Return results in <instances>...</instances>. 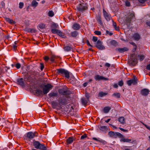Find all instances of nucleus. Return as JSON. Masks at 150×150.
<instances>
[{"label":"nucleus","mask_w":150,"mask_h":150,"mask_svg":"<svg viewBox=\"0 0 150 150\" xmlns=\"http://www.w3.org/2000/svg\"><path fill=\"white\" fill-rule=\"evenodd\" d=\"M112 21L113 22V27L115 28L116 30L118 31H119L120 30L119 28L117 26L116 23L114 22L113 20H112Z\"/></svg>","instance_id":"27"},{"label":"nucleus","mask_w":150,"mask_h":150,"mask_svg":"<svg viewBox=\"0 0 150 150\" xmlns=\"http://www.w3.org/2000/svg\"><path fill=\"white\" fill-rule=\"evenodd\" d=\"M129 43L132 45L133 46V49H132V51L133 52H135L137 48V46L136 44L133 42H129Z\"/></svg>","instance_id":"26"},{"label":"nucleus","mask_w":150,"mask_h":150,"mask_svg":"<svg viewBox=\"0 0 150 150\" xmlns=\"http://www.w3.org/2000/svg\"><path fill=\"white\" fill-rule=\"evenodd\" d=\"M110 109V107H105L103 108V112L105 113H107L109 112Z\"/></svg>","instance_id":"29"},{"label":"nucleus","mask_w":150,"mask_h":150,"mask_svg":"<svg viewBox=\"0 0 150 150\" xmlns=\"http://www.w3.org/2000/svg\"><path fill=\"white\" fill-rule=\"evenodd\" d=\"M57 24L55 23H54L52 25V27L53 28H57Z\"/></svg>","instance_id":"59"},{"label":"nucleus","mask_w":150,"mask_h":150,"mask_svg":"<svg viewBox=\"0 0 150 150\" xmlns=\"http://www.w3.org/2000/svg\"><path fill=\"white\" fill-rule=\"evenodd\" d=\"M141 37L140 35L137 33H135L133 36V38L135 40L138 41L140 39Z\"/></svg>","instance_id":"19"},{"label":"nucleus","mask_w":150,"mask_h":150,"mask_svg":"<svg viewBox=\"0 0 150 150\" xmlns=\"http://www.w3.org/2000/svg\"><path fill=\"white\" fill-rule=\"evenodd\" d=\"M135 16L134 14V13H131L126 18L125 20V23L127 25V26L129 27H131L129 26V24L131 23L132 20L133 18H134Z\"/></svg>","instance_id":"8"},{"label":"nucleus","mask_w":150,"mask_h":150,"mask_svg":"<svg viewBox=\"0 0 150 150\" xmlns=\"http://www.w3.org/2000/svg\"><path fill=\"white\" fill-rule=\"evenodd\" d=\"M38 135V134L36 132H29L24 135V139L27 141H30L34 137H37Z\"/></svg>","instance_id":"4"},{"label":"nucleus","mask_w":150,"mask_h":150,"mask_svg":"<svg viewBox=\"0 0 150 150\" xmlns=\"http://www.w3.org/2000/svg\"><path fill=\"white\" fill-rule=\"evenodd\" d=\"M64 49L65 51L68 52L71 51L72 48L69 46H66L64 47Z\"/></svg>","instance_id":"28"},{"label":"nucleus","mask_w":150,"mask_h":150,"mask_svg":"<svg viewBox=\"0 0 150 150\" xmlns=\"http://www.w3.org/2000/svg\"><path fill=\"white\" fill-rule=\"evenodd\" d=\"M58 92L60 94L63 95L59 96L58 99L59 108H62L61 106L62 105H65L67 104V101L66 98H70L69 95L71 93V91L68 89H59Z\"/></svg>","instance_id":"1"},{"label":"nucleus","mask_w":150,"mask_h":150,"mask_svg":"<svg viewBox=\"0 0 150 150\" xmlns=\"http://www.w3.org/2000/svg\"><path fill=\"white\" fill-rule=\"evenodd\" d=\"M97 39H98V38L97 37H95V36H93V40H92L93 42H96L97 41H98V40H98Z\"/></svg>","instance_id":"53"},{"label":"nucleus","mask_w":150,"mask_h":150,"mask_svg":"<svg viewBox=\"0 0 150 150\" xmlns=\"http://www.w3.org/2000/svg\"><path fill=\"white\" fill-rule=\"evenodd\" d=\"M105 66L108 67H109L110 66V64L108 63H106L105 64Z\"/></svg>","instance_id":"62"},{"label":"nucleus","mask_w":150,"mask_h":150,"mask_svg":"<svg viewBox=\"0 0 150 150\" xmlns=\"http://www.w3.org/2000/svg\"><path fill=\"white\" fill-rule=\"evenodd\" d=\"M125 5L127 7H129L131 6L130 2L128 0H126L125 1Z\"/></svg>","instance_id":"40"},{"label":"nucleus","mask_w":150,"mask_h":150,"mask_svg":"<svg viewBox=\"0 0 150 150\" xmlns=\"http://www.w3.org/2000/svg\"><path fill=\"white\" fill-rule=\"evenodd\" d=\"M87 137V134H84L83 135L81 136V139H83Z\"/></svg>","instance_id":"51"},{"label":"nucleus","mask_w":150,"mask_h":150,"mask_svg":"<svg viewBox=\"0 0 150 150\" xmlns=\"http://www.w3.org/2000/svg\"><path fill=\"white\" fill-rule=\"evenodd\" d=\"M57 34L62 38H65L66 37V36L64 35V34L59 30Z\"/></svg>","instance_id":"25"},{"label":"nucleus","mask_w":150,"mask_h":150,"mask_svg":"<svg viewBox=\"0 0 150 150\" xmlns=\"http://www.w3.org/2000/svg\"><path fill=\"white\" fill-rule=\"evenodd\" d=\"M110 126L111 127H112L113 128V129H117V128L116 127H115V126L113 125H112V124H110Z\"/></svg>","instance_id":"58"},{"label":"nucleus","mask_w":150,"mask_h":150,"mask_svg":"<svg viewBox=\"0 0 150 150\" xmlns=\"http://www.w3.org/2000/svg\"><path fill=\"white\" fill-rule=\"evenodd\" d=\"M116 138L117 137L121 138L122 137V134L119 132H116Z\"/></svg>","instance_id":"45"},{"label":"nucleus","mask_w":150,"mask_h":150,"mask_svg":"<svg viewBox=\"0 0 150 150\" xmlns=\"http://www.w3.org/2000/svg\"><path fill=\"white\" fill-rule=\"evenodd\" d=\"M52 106L53 108L55 109L58 106L59 108V105H58L59 103L55 101H52L51 102Z\"/></svg>","instance_id":"22"},{"label":"nucleus","mask_w":150,"mask_h":150,"mask_svg":"<svg viewBox=\"0 0 150 150\" xmlns=\"http://www.w3.org/2000/svg\"><path fill=\"white\" fill-rule=\"evenodd\" d=\"M102 44L103 42L101 41L98 40L96 44L95 47L100 50H104L105 49V47Z\"/></svg>","instance_id":"9"},{"label":"nucleus","mask_w":150,"mask_h":150,"mask_svg":"<svg viewBox=\"0 0 150 150\" xmlns=\"http://www.w3.org/2000/svg\"><path fill=\"white\" fill-rule=\"evenodd\" d=\"M58 93L57 92L53 91L52 92L48 95L50 98H54L56 97H57L58 96Z\"/></svg>","instance_id":"15"},{"label":"nucleus","mask_w":150,"mask_h":150,"mask_svg":"<svg viewBox=\"0 0 150 150\" xmlns=\"http://www.w3.org/2000/svg\"><path fill=\"white\" fill-rule=\"evenodd\" d=\"M50 58L49 57L47 56H45L44 57V60L46 61H47Z\"/></svg>","instance_id":"54"},{"label":"nucleus","mask_w":150,"mask_h":150,"mask_svg":"<svg viewBox=\"0 0 150 150\" xmlns=\"http://www.w3.org/2000/svg\"><path fill=\"white\" fill-rule=\"evenodd\" d=\"M150 91L147 88H144L142 89L140 91V93L143 96H146L149 94Z\"/></svg>","instance_id":"12"},{"label":"nucleus","mask_w":150,"mask_h":150,"mask_svg":"<svg viewBox=\"0 0 150 150\" xmlns=\"http://www.w3.org/2000/svg\"><path fill=\"white\" fill-rule=\"evenodd\" d=\"M128 50V49L127 47L122 48V52H124Z\"/></svg>","instance_id":"56"},{"label":"nucleus","mask_w":150,"mask_h":150,"mask_svg":"<svg viewBox=\"0 0 150 150\" xmlns=\"http://www.w3.org/2000/svg\"><path fill=\"white\" fill-rule=\"evenodd\" d=\"M129 64L131 66H134L137 63V54L134 53L130 55V59L128 60Z\"/></svg>","instance_id":"2"},{"label":"nucleus","mask_w":150,"mask_h":150,"mask_svg":"<svg viewBox=\"0 0 150 150\" xmlns=\"http://www.w3.org/2000/svg\"><path fill=\"white\" fill-rule=\"evenodd\" d=\"M112 96L115 97L117 98H119L120 97V94L118 93H114L112 95Z\"/></svg>","instance_id":"36"},{"label":"nucleus","mask_w":150,"mask_h":150,"mask_svg":"<svg viewBox=\"0 0 150 150\" xmlns=\"http://www.w3.org/2000/svg\"><path fill=\"white\" fill-rule=\"evenodd\" d=\"M106 35H108L110 36H111L113 35V33L112 32H109L108 30H107L106 31Z\"/></svg>","instance_id":"49"},{"label":"nucleus","mask_w":150,"mask_h":150,"mask_svg":"<svg viewBox=\"0 0 150 150\" xmlns=\"http://www.w3.org/2000/svg\"><path fill=\"white\" fill-rule=\"evenodd\" d=\"M36 93L39 96L43 95L42 91L39 89H37L36 90Z\"/></svg>","instance_id":"32"},{"label":"nucleus","mask_w":150,"mask_h":150,"mask_svg":"<svg viewBox=\"0 0 150 150\" xmlns=\"http://www.w3.org/2000/svg\"><path fill=\"white\" fill-rule=\"evenodd\" d=\"M24 6V4L23 2H21L19 4V8L22 9Z\"/></svg>","instance_id":"46"},{"label":"nucleus","mask_w":150,"mask_h":150,"mask_svg":"<svg viewBox=\"0 0 150 150\" xmlns=\"http://www.w3.org/2000/svg\"><path fill=\"white\" fill-rule=\"evenodd\" d=\"M146 24L149 27H150V21H148L146 22Z\"/></svg>","instance_id":"64"},{"label":"nucleus","mask_w":150,"mask_h":150,"mask_svg":"<svg viewBox=\"0 0 150 150\" xmlns=\"http://www.w3.org/2000/svg\"><path fill=\"white\" fill-rule=\"evenodd\" d=\"M33 144L35 148L37 149L46 150L47 149L44 144H41L38 141H34Z\"/></svg>","instance_id":"5"},{"label":"nucleus","mask_w":150,"mask_h":150,"mask_svg":"<svg viewBox=\"0 0 150 150\" xmlns=\"http://www.w3.org/2000/svg\"><path fill=\"white\" fill-rule=\"evenodd\" d=\"M40 87H42L43 95L46 94L49 91L52 89L53 86L51 84H47L46 85L40 86Z\"/></svg>","instance_id":"6"},{"label":"nucleus","mask_w":150,"mask_h":150,"mask_svg":"<svg viewBox=\"0 0 150 150\" xmlns=\"http://www.w3.org/2000/svg\"><path fill=\"white\" fill-rule=\"evenodd\" d=\"M17 82L18 84L22 87H24L25 86V83L23 78H21L17 79Z\"/></svg>","instance_id":"16"},{"label":"nucleus","mask_w":150,"mask_h":150,"mask_svg":"<svg viewBox=\"0 0 150 150\" xmlns=\"http://www.w3.org/2000/svg\"><path fill=\"white\" fill-rule=\"evenodd\" d=\"M39 27L41 29H44L45 28V25L42 23H40L39 25Z\"/></svg>","instance_id":"43"},{"label":"nucleus","mask_w":150,"mask_h":150,"mask_svg":"<svg viewBox=\"0 0 150 150\" xmlns=\"http://www.w3.org/2000/svg\"><path fill=\"white\" fill-rule=\"evenodd\" d=\"M138 57H139L140 60V61H142L145 58L144 56L143 55H138Z\"/></svg>","instance_id":"41"},{"label":"nucleus","mask_w":150,"mask_h":150,"mask_svg":"<svg viewBox=\"0 0 150 150\" xmlns=\"http://www.w3.org/2000/svg\"><path fill=\"white\" fill-rule=\"evenodd\" d=\"M86 43L88 46L92 47V46L90 44L89 41L88 40H86Z\"/></svg>","instance_id":"57"},{"label":"nucleus","mask_w":150,"mask_h":150,"mask_svg":"<svg viewBox=\"0 0 150 150\" xmlns=\"http://www.w3.org/2000/svg\"><path fill=\"white\" fill-rule=\"evenodd\" d=\"M57 57L56 56L54 55H52L50 57V61L52 62H54V61L55 59L57 58Z\"/></svg>","instance_id":"38"},{"label":"nucleus","mask_w":150,"mask_h":150,"mask_svg":"<svg viewBox=\"0 0 150 150\" xmlns=\"http://www.w3.org/2000/svg\"><path fill=\"white\" fill-rule=\"evenodd\" d=\"M118 86V85L116 83L114 84L113 85V87L115 88H117Z\"/></svg>","instance_id":"63"},{"label":"nucleus","mask_w":150,"mask_h":150,"mask_svg":"<svg viewBox=\"0 0 150 150\" xmlns=\"http://www.w3.org/2000/svg\"><path fill=\"white\" fill-rule=\"evenodd\" d=\"M48 16L51 17L53 16L54 15V13L52 11H50L48 12Z\"/></svg>","instance_id":"44"},{"label":"nucleus","mask_w":150,"mask_h":150,"mask_svg":"<svg viewBox=\"0 0 150 150\" xmlns=\"http://www.w3.org/2000/svg\"><path fill=\"white\" fill-rule=\"evenodd\" d=\"M95 79L97 81H100L101 80L107 81L108 80V78H106L103 76L98 75L95 76Z\"/></svg>","instance_id":"13"},{"label":"nucleus","mask_w":150,"mask_h":150,"mask_svg":"<svg viewBox=\"0 0 150 150\" xmlns=\"http://www.w3.org/2000/svg\"><path fill=\"white\" fill-rule=\"evenodd\" d=\"M94 33L96 35H100L101 34V32L100 31H94Z\"/></svg>","instance_id":"48"},{"label":"nucleus","mask_w":150,"mask_h":150,"mask_svg":"<svg viewBox=\"0 0 150 150\" xmlns=\"http://www.w3.org/2000/svg\"><path fill=\"white\" fill-rule=\"evenodd\" d=\"M137 79L135 76H134L132 79L127 81V83L129 86H131L132 84L135 85L137 83Z\"/></svg>","instance_id":"10"},{"label":"nucleus","mask_w":150,"mask_h":150,"mask_svg":"<svg viewBox=\"0 0 150 150\" xmlns=\"http://www.w3.org/2000/svg\"><path fill=\"white\" fill-rule=\"evenodd\" d=\"M96 19L100 25H103V22L102 21L101 16L100 14H98L96 16Z\"/></svg>","instance_id":"17"},{"label":"nucleus","mask_w":150,"mask_h":150,"mask_svg":"<svg viewBox=\"0 0 150 150\" xmlns=\"http://www.w3.org/2000/svg\"><path fill=\"white\" fill-rule=\"evenodd\" d=\"M88 9V5L86 4L82 3L79 4L77 7V9L79 11L83 12Z\"/></svg>","instance_id":"7"},{"label":"nucleus","mask_w":150,"mask_h":150,"mask_svg":"<svg viewBox=\"0 0 150 150\" xmlns=\"http://www.w3.org/2000/svg\"><path fill=\"white\" fill-rule=\"evenodd\" d=\"M80 28V25L76 23H74L72 26V28L75 30H79Z\"/></svg>","instance_id":"20"},{"label":"nucleus","mask_w":150,"mask_h":150,"mask_svg":"<svg viewBox=\"0 0 150 150\" xmlns=\"http://www.w3.org/2000/svg\"><path fill=\"white\" fill-rule=\"evenodd\" d=\"M58 30L56 29H52L51 30V32L54 34H57V33L59 31Z\"/></svg>","instance_id":"42"},{"label":"nucleus","mask_w":150,"mask_h":150,"mask_svg":"<svg viewBox=\"0 0 150 150\" xmlns=\"http://www.w3.org/2000/svg\"><path fill=\"white\" fill-rule=\"evenodd\" d=\"M76 139L74 136H71L69 137L66 140L67 144L69 145L71 144L74 141L76 140Z\"/></svg>","instance_id":"14"},{"label":"nucleus","mask_w":150,"mask_h":150,"mask_svg":"<svg viewBox=\"0 0 150 150\" xmlns=\"http://www.w3.org/2000/svg\"><path fill=\"white\" fill-rule=\"evenodd\" d=\"M57 74L65 77L67 79L70 78V72L67 70L64 69H57Z\"/></svg>","instance_id":"3"},{"label":"nucleus","mask_w":150,"mask_h":150,"mask_svg":"<svg viewBox=\"0 0 150 150\" xmlns=\"http://www.w3.org/2000/svg\"><path fill=\"white\" fill-rule=\"evenodd\" d=\"M40 70L41 71H42L43 69L44 68V65L43 63H40Z\"/></svg>","instance_id":"50"},{"label":"nucleus","mask_w":150,"mask_h":150,"mask_svg":"<svg viewBox=\"0 0 150 150\" xmlns=\"http://www.w3.org/2000/svg\"><path fill=\"white\" fill-rule=\"evenodd\" d=\"M108 134L111 137L116 138V132H115L112 131H110L108 132Z\"/></svg>","instance_id":"24"},{"label":"nucleus","mask_w":150,"mask_h":150,"mask_svg":"<svg viewBox=\"0 0 150 150\" xmlns=\"http://www.w3.org/2000/svg\"><path fill=\"white\" fill-rule=\"evenodd\" d=\"M108 94V93L105 92H103V91H101L98 94V96L100 97H103L104 96H105Z\"/></svg>","instance_id":"31"},{"label":"nucleus","mask_w":150,"mask_h":150,"mask_svg":"<svg viewBox=\"0 0 150 150\" xmlns=\"http://www.w3.org/2000/svg\"><path fill=\"white\" fill-rule=\"evenodd\" d=\"M28 73L30 76H32L33 77L38 76H39V73L33 70H30L29 72Z\"/></svg>","instance_id":"18"},{"label":"nucleus","mask_w":150,"mask_h":150,"mask_svg":"<svg viewBox=\"0 0 150 150\" xmlns=\"http://www.w3.org/2000/svg\"><path fill=\"white\" fill-rule=\"evenodd\" d=\"M110 43L111 45L115 46H116L118 45L117 43L115 40H112L111 41H110Z\"/></svg>","instance_id":"33"},{"label":"nucleus","mask_w":150,"mask_h":150,"mask_svg":"<svg viewBox=\"0 0 150 150\" xmlns=\"http://www.w3.org/2000/svg\"><path fill=\"white\" fill-rule=\"evenodd\" d=\"M38 3L35 0H33L31 3V6L33 7H36L38 5Z\"/></svg>","instance_id":"34"},{"label":"nucleus","mask_w":150,"mask_h":150,"mask_svg":"<svg viewBox=\"0 0 150 150\" xmlns=\"http://www.w3.org/2000/svg\"><path fill=\"white\" fill-rule=\"evenodd\" d=\"M146 69L148 70H150V64H148L147 65Z\"/></svg>","instance_id":"61"},{"label":"nucleus","mask_w":150,"mask_h":150,"mask_svg":"<svg viewBox=\"0 0 150 150\" xmlns=\"http://www.w3.org/2000/svg\"><path fill=\"white\" fill-rule=\"evenodd\" d=\"M107 129V127L106 126H101L100 127V129L102 131H105Z\"/></svg>","instance_id":"37"},{"label":"nucleus","mask_w":150,"mask_h":150,"mask_svg":"<svg viewBox=\"0 0 150 150\" xmlns=\"http://www.w3.org/2000/svg\"><path fill=\"white\" fill-rule=\"evenodd\" d=\"M103 13L104 16L106 20L108 21H110L112 18L110 15L108 14L104 9L103 10Z\"/></svg>","instance_id":"11"},{"label":"nucleus","mask_w":150,"mask_h":150,"mask_svg":"<svg viewBox=\"0 0 150 150\" xmlns=\"http://www.w3.org/2000/svg\"><path fill=\"white\" fill-rule=\"evenodd\" d=\"M27 31L29 32L35 33L36 30L33 28H28L27 29Z\"/></svg>","instance_id":"39"},{"label":"nucleus","mask_w":150,"mask_h":150,"mask_svg":"<svg viewBox=\"0 0 150 150\" xmlns=\"http://www.w3.org/2000/svg\"><path fill=\"white\" fill-rule=\"evenodd\" d=\"M97 142H100L102 143V144H105L106 142L105 141L102 139H98Z\"/></svg>","instance_id":"47"},{"label":"nucleus","mask_w":150,"mask_h":150,"mask_svg":"<svg viewBox=\"0 0 150 150\" xmlns=\"http://www.w3.org/2000/svg\"><path fill=\"white\" fill-rule=\"evenodd\" d=\"M86 97L87 98L86 99H87L88 100V99H89V97H90L89 94L88 93H86Z\"/></svg>","instance_id":"60"},{"label":"nucleus","mask_w":150,"mask_h":150,"mask_svg":"<svg viewBox=\"0 0 150 150\" xmlns=\"http://www.w3.org/2000/svg\"><path fill=\"white\" fill-rule=\"evenodd\" d=\"M78 34V32L76 31L71 32L70 34L71 36L73 38H76Z\"/></svg>","instance_id":"23"},{"label":"nucleus","mask_w":150,"mask_h":150,"mask_svg":"<svg viewBox=\"0 0 150 150\" xmlns=\"http://www.w3.org/2000/svg\"><path fill=\"white\" fill-rule=\"evenodd\" d=\"M21 67V64L19 63H17L16 64V67L17 69H19Z\"/></svg>","instance_id":"52"},{"label":"nucleus","mask_w":150,"mask_h":150,"mask_svg":"<svg viewBox=\"0 0 150 150\" xmlns=\"http://www.w3.org/2000/svg\"><path fill=\"white\" fill-rule=\"evenodd\" d=\"M88 100L83 98L81 99V101L83 105L86 106L87 105Z\"/></svg>","instance_id":"21"},{"label":"nucleus","mask_w":150,"mask_h":150,"mask_svg":"<svg viewBox=\"0 0 150 150\" xmlns=\"http://www.w3.org/2000/svg\"><path fill=\"white\" fill-rule=\"evenodd\" d=\"M132 141L131 139L125 138L122 135V142H130Z\"/></svg>","instance_id":"30"},{"label":"nucleus","mask_w":150,"mask_h":150,"mask_svg":"<svg viewBox=\"0 0 150 150\" xmlns=\"http://www.w3.org/2000/svg\"><path fill=\"white\" fill-rule=\"evenodd\" d=\"M13 49L15 51H16V50H17V46L16 45L13 44Z\"/></svg>","instance_id":"55"},{"label":"nucleus","mask_w":150,"mask_h":150,"mask_svg":"<svg viewBox=\"0 0 150 150\" xmlns=\"http://www.w3.org/2000/svg\"><path fill=\"white\" fill-rule=\"evenodd\" d=\"M5 20L8 22V23H11L13 24L14 23V21L12 19H11L9 18H5Z\"/></svg>","instance_id":"35"}]
</instances>
